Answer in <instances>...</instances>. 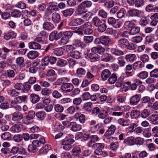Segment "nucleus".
<instances>
[{
    "mask_svg": "<svg viewBox=\"0 0 158 158\" xmlns=\"http://www.w3.org/2000/svg\"><path fill=\"white\" fill-rule=\"evenodd\" d=\"M86 73L85 70L82 68H79L77 70V76L81 77L84 75Z\"/></svg>",
    "mask_w": 158,
    "mask_h": 158,
    "instance_id": "nucleus-52",
    "label": "nucleus"
},
{
    "mask_svg": "<svg viewBox=\"0 0 158 158\" xmlns=\"http://www.w3.org/2000/svg\"><path fill=\"white\" fill-rule=\"evenodd\" d=\"M117 122L118 124L123 127L129 126L130 124V121L129 119L125 120L123 118H120L118 119Z\"/></svg>",
    "mask_w": 158,
    "mask_h": 158,
    "instance_id": "nucleus-15",
    "label": "nucleus"
},
{
    "mask_svg": "<svg viewBox=\"0 0 158 158\" xmlns=\"http://www.w3.org/2000/svg\"><path fill=\"white\" fill-rule=\"evenodd\" d=\"M56 58L53 56H46L42 59L43 64L47 65L49 63L51 64H55L56 61Z\"/></svg>",
    "mask_w": 158,
    "mask_h": 158,
    "instance_id": "nucleus-6",
    "label": "nucleus"
},
{
    "mask_svg": "<svg viewBox=\"0 0 158 158\" xmlns=\"http://www.w3.org/2000/svg\"><path fill=\"white\" fill-rule=\"evenodd\" d=\"M74 142L72 139H64L62 141L61 144L63 146V148L65 150L68 151L71 149V144Z\"/></svg>",
    "mask_w": 158,
    "mask_h": 158,
    "instance_id": "nucleus-4",
    "label": "nucleus"
},
{
    "mask_svg": "<svg viewBox=\"0 0 158 158\" xmlns=\"http://www.w3.org/2000/svg\"><path fill=\"white\" fill-rule=\"evenodd\" d=\"M92 13L86 10V12L83 14V15L82 16V17L83 19L87 21L89 20L91 18L92 15Z\"/></svg>",
    "mask_w": 158,
    "mask_h": 158,
    "instance_id": "nucleus-59",
    "label": "nucleus"
},
{
    "mask_svg": "<svg viewBox=\"0 0 158 158\" xmlns=\"http://www.w3.org/2000/svg\"><path fill=\"white\" fill-rule=\"evenodd\" d=\"M102 126L101 123H98L93 126L90 127L89 128V131L92 132H96Z\"/></svg>",
    "mask_w": 158,
    "mask_h": 158,
    "instance_id": "nucleus-39",
    "label": "nucleus"
},
{
    "mask_svg": "<svg viewBox=\"0 0 158 158\" xmlns=\"http://www.w3.org/2000/svg\"><path fill=\"white\" fill-rule=\"evenodd\" d=\"M74 11V9L70 8L63 11L62 13L64 16L65 17H69L73 14Z\"/></svg>",
    "mask_w": 158,
    "mask_h": 158,
    "instance_id": "nucleus-35",
    "label": "nucleus"
},
{
    "mask_svg": "<svg viewBox=\"0 0 158 158\" xmlns=\"http://www.w3.org/2000/svg\"><path fill=\"white\" fill-rule=\"evenodd\" d=\"M140 31V27L138 26H134L131 27L130 31H129V34L131 35H134L139 33Z\"/></svg>",
    "mask_w": 158,
    "mask_h": 158,
    "instance_id": "nucleus-24",
    "label": "nucleus"
},
{
    "mask_svg": "<svg viewBox=\"0 0 158 158\" xmlns=\"http://www.w3.org/2000/svg\"><path fill=\"white\" fill-rule=\"evenodd\" d=\"M143 66V64L140 61L135 62L133 64V69L134 70L139 69Z\"/></svg>",
    "mask_w": 158,
    "mask_h": 158,
    "instance_id": "nucleus-47",
    "label": "nucleus"
},
{
    "mask_svg": "<svg viewBox=\"0 0 158 158\" xmlns=\"http://www.w3.org/2000/svg\"><path fill=\"white\" fill-rule=\"evenodd\" d=\"M110 52L112 54L116 56H121L124 54L122 50L114 48L111 49Z\"/></svg>",
    "mask_w": 158,
    "mask_h": 158,
    "instance_id": "nucleus-31",
    "label": "nucleus"
},
{
    "mask_svg": "<svg viewBox=\"0 0 158 158\" xmlns=\"http://www.w3.org/2000/svg\"><path fill=\"white\" fill-rule=\"evenodd\" d=\"M116 129V127L114 125H111L108 130L106 131L104 136H109L113 134L115 132Z\"/></svg>",
    "mask_w": 158,
    "mask_h": 158,
    "instance_id": "nucleus-19",
    "label": "nucleus"
},
{
    "mask_svg": "<svg viewBox=\"0 0 158 158\" xmlns=\"http://www.w3.org/2000/svg\"><path fill=\"white\" fill-rule=\"evenodd\" d=\"M75 111V108L73 106H69L65 110V112L66 113L70 114H73Z\"/></svg>",
    "mask_w": 158,
    "mask_h": 158,
    "instance_id": "nucleus-56",
    "label": "nucleus"
},
{
    "mask_svg": "<svg viewBox=\"0 0 158 158\" xmlns=\"http://www.w3.org/2000/svg\"><path fill=\"white\" fill-rule=\"evenodd\" d=\"M148 118L152 124H156L158 123V114H152L150 115Z\"/></svg>",
    "mask_w": 158,
    "mask_h": 158,
    "instance_id": "nucleus-32",
    "label": "nucleus"
},
{
    "mask_svg": "<svg viewBox=\"0 0 158 158\" xmlns=\"http://www.w3.org/2000/svg\"><path fill=\"white\" fill-rule=\"evenodd\" d=\"M123 143L129 146H133L135 144V138L133 136L127 137L125 139Z\"/></svg>",
    "mask_w": 158,
    "mask_h": 158,
    "instance_id": "nucleus-20",
    "label": "nucleus"
},
{
    "mask_svg": "<svg viewBox=\"0 0 158 158\" xmlns=\"http://www.w3.org/2000/svg\"><path fill=\"white\" fill-rule=\"evenodd\" d=\"M98 15L102 19H105L107 18L108 14L105 10L102 9L98 11Z\"/></svg>",
    "mask_w": 158,
    "mask_h": 158,
    "instance_id": "nucleus-57",
    "label": "nucleus"
},
{
    "mask_svg": "<svg viewBox=\"0 0 158 158\" xmlns=\"http://www.w3.org/2000/svg\"><path fill=\"white\" fill-rule=\"evenodd\" d=\"M136 20H132L131 21H126L124 23V25L126 27L128 28L132 27L135 25V22Z\"/></svg>",
    "mask_w": 158,
    "mask_h": 158,
    "instance_id": "nucleus-63",
    "label": "nucleus"
},
{
    "mask_svg": "<svg viewBox=\"0 0 158 158\" xmlns=\"http://www.w3.org/2000/svg\"><path fill=\"white\" fill-rule=\"evenodd\" d=\"M150 75L151 77L158 78V69H155L150 72Z\"/></svg>",
    "mask_w": 158,
    "mask_h": 158,
    "instance_id": "nucleus-64",
    "label": "nucleus"
},
{
    "mask_svg": "<svg viewBox=\"0 0 158 158\" xmlns=\"http://www.w3.org/2000/svg\"><path fill=\"white\" fill-rule=\"evenodd\" d=\"M21 126L20 124H15L10 127V130L13 132L19 133L21 130Z\"/></svg>",
    "mask_w": 158,
    "mask_h": 158,
    "instance_id": "nucleus-22",
    "label": "nucleus"
},
{
    "mask_svg": "<svg viewBox=\"0 0 158 158\" xmlns=\"http://www.w3.org/2000/svg\"><path fill=\"white\" fill-rule=\"evenodd\" d=\"M48 6L47 8L48 12L52 13L54 11H56L58 10L57 6L54 5V3L52 2H49L48 3Z\"/></svg>",
    "mask_w": 158,
    "mask_h": 158,
    "instance_id": "nucleus-23",
    "label": "nucleus"
},
{
    "mask_svg": "<svg viewBox=\"0 0 158 158\" xmlns=\"http://www.w3.org/2000/svg\"><path fill=\"white\" fill-rule=\"evenodd\" d=\"M85 57L90 60L91 62H95L99 60L100 57V56L97 55L95 53H88L85 54Z\"/></svg>",
    "mask_w": 158,
    "mask_h": 158,
    "instance_id": "nucleus-7",
    "label": "nucleus"
},
{
    "mask_svg": "<svg viewBox=\"0 0 158 158\" xmlns=\"http://www.w3.org/2000/svg\"><path fill=\"white\" fill-rule=\"evenodd\" d=\"M98 41V44H101L104 45H108L110 41V38L106 35H103L95 39V41Z\"/></svg>",
    "mask_w": 158,
    "mask_h": 158,
    "instance_id": "nucleus-8",
    "label": "nucleus"
},
{
    "mask_svg": "<svg viewBox=\"0 0 158 158\" xmlns=\"http://www.w3.org/2000/svg\"><path fill=\"white\" fill-rule=\"evenodd\" d=\"M108 23L116 28H120L123 25L124 21L122 20H117L113 17H110L107 19Z\"/></svg>",
    "mask_w": 158,
    "mask_h": 158,
    "instance_id": "nucleus-1",
    "label": "nucleus"
},
{
    "mask_svg": "<svg viewBox=\"0 0 158 158\" xmlns=\"http://www.w3.org/2000/svg\"><path fill=\"white\" fill-rule=\"evenodd\" d=\"M31 86L28 82H26L23 84V87L22 88V91L24 93H27L31 89Z\"/></svg>",
    "mask_w": 158,
    "mask_h": 158,
    "instance_id": "nucleus-44",
    "label": "nucleus"
},
{
    "mask_svg": "<svg viewBox=\"0 0 158 158\" xmlns=\"http://www.w3.org/2000/svg\"><path fill=\"white\" fill-rule=\"evenodd\" d=\"M51 146L49 144L46 145L44 147L42 148L39 151L40 154H46L50 149H51Z\"/></svg>",
    "mask_w": 158,
    "mask_h": 158,
    "instance_id": "nucleus-38",
    "label": "nucleus"
},
{
    "mask_svg": "<svg viewBox=\"0 0 158 158\" xmlns=\"http://www.w3.org/2000/svg\"><path fill=\"white\" fill-rule=\"evenodd\" d=\"M117 63L121 67L125 66L126 64V62L123 56H120L117 58Z\"/></svg>",
    "mask_w": 158,
    "mask_h": 158,
    "instance_id": "nucleus-50",
    "label": "nucleus"
},
{
    "mask_svg": "<svg viewBox=\"0 0 158 158\" xmlns=\"http://www.w3.org/2000/svg\"><path fill=\"white\" fill-rule=\"evenodd\" d=\"M81 148L78 147H74L72 150V152L73 153V154L74 156H78L79 158L80 157L79 156V155L81 156V155H79V154L81 153Z\"/></svg>",
    "mask_w": 158,
    "mask_h": 158,
    "instance_id": "nucleus-45",
    "label": "nucleus"
},
{
    "mask_svg": "<svg viewBox=\"0 0 158 158\" xmlns=\"http://www.w3.org/2000/svg\"><path fill=\"white\" fill-rule=\"evenodd\" d=\"M136 56L134 54H127L125 56V58L127 61L133 62L136 60Z\"/></svg>",
    "mask_w": 158,
    "mask_h": 158,
    "instance_id": "nucleus-42",
    "label": "nucleus"
},
{
    "mask_svg": "<svg viewBox=\"0 0 158 158\" xmlns=\"http://www.w3.org/2000/svg\"><path fill=\"white\" fill-rule=\"evenodd\" d=\"M52 21L55 23L59 22L60 20V15L57 13L55 12L52 14Z\"/></svg>",
    "mask_w": 158,
    "mask_h": 158,
    "instance_id": "nucleus-46",
    "label": "nucleus"
},
{
    "mask_svg": "<svg viewBox=\"0 0 158 158\" xmlns=\"http://www.w3.org/2000/svg\"><path fill=\"white\" fill-rule=\"evenodd\" d=\"M63 35V32L61 31L58 33L55 30L52 31L49 35V40L53 41H56L60 39Z\"/></svg>",
    "mask_w": 158,
    "mask_h": 158,
    "instance_id": "nucleus-5",
    "label": "nucleus"
},
{
    "mask_svg": "<svg viewBox=\"0 0 158 158\" xmlns=\"http://www.w3.org/2000/svg\"><path fill=\"white\" fill-rule=\"evenodd\" d=\"M86 10L82 6L79 5L75 11L77 15L82 16L86 12Z\"/></svg>",
    "mask_w": 158,
    "mask_h": 158,
    "instance_id": "nucleus-16",
    "label": "nucleus"
},
{
    "mask_svg": "<svg viewBox=\"0 0 158 158\" xmlns=\"http://www.w3.org/2000/svg\"><path fill=\"white\" fill-rule=\"evenodd\" d=\"M54 109L55 111L58 113L62 112L64 110L63 106L60 104H56L54 105Z\"/></svg>",
    "mask_w": 158,
    "mask_h": 158,
    "instance_id": "nucleus-48",
    "label": "nucleus"
},
{
    "mask_svg": "<svg viewBox=\"0 0 158 158\" xmlns=\"http://www.w3.org/2000/svg\"><path fill=\"white\" fill-rule=\"evenodd\" d=\"M28 46L30 49H39L41 48L40 44L35 42H31L28 44Z\"/></svg>",
    "mask_w": 158,
    "mask_h": 158,
    "instance_id": "nucleus-29",
    "label": "nucleus"
},
{
    "mask_svg": "<svg viewBox=\"0 0 158 158\" xmlns=\"http://www.w3.org/2000/svg\"><path fill=\"white\" fill-rule=\"evenodd\" d=\"M69 55L72 57L77 59L79 58L81 56L80 52L77 51L70 52Z\"/></svg>",
    "mask_w": 158,
    "mask_h": 158,
    "instance_id": "nucleus-53",
    "label": "nucleus"
},
{
    "mask_svg": "<svg viewBox=\"0 0 158 158\" xmlns=\"http://www.w3.org/2000/svg\"><path fill=\"white\" fill-rule=\"evenodd\" d=\"M27 150L29 152L35 153L38 150L37 148L31 143L29 145L27 148Z\"/></svg>",
    "mask_w": 158,
    "mask_h": 158,
    "instance_id": "nucleus-61",
    "label": "nucleus"
},
{
    "mask_svg": "<svg viewBox=\"0 0 158 158\" xmlns=\"http://www.w3.org/2000/svg\"><path fill=\"white\" fill-rule=\"evenodd\" d=\"M69 126H71L70 130L73 132L78 131L82 128L81 125L77 124L75 122H72L70 123Z\"/></svg>",
    "mask_w": 158,
    "mask_h": 158,
    "instance_id": "nucleus-11",
    "label": "nucleus"
},
{
    "mask_svg": "<svg viewBox=\"0 0 158 158\" xmlns=\"http://www.w3.org/2000/svg\"><path fill=\"white\" fill-rule=\"evenodd\" d=\"M69 81V79L67 77H62L59 78L55 82L54 85H60L62 84H64L66 82Z\"/></svg>",
    "mask_w": 158,
    "mask_h": 158,
    "instance_id": "nucleus-25",
    "label": "nucleus"
},
{
    "mask_svg": "<svg viewBox=\"0 0 158 158\" xmlns=\"http://www.w3.org/2000/svg\"><path fill=\"white\" fill-rule=\"evenodd\" d=\"M111 72L109 69H105L103 70L101 74V77L103 81L106 80L110 76Z\"/></svg>",
    "mask_w": 158,
    "mask_h": 158,
    "instance_id": "nucleus-18",
    "label": "nucleus"
},
{
    "mask_svg": "<svg viewBox=\"0 0 158 158\" xmlns=\"http://www.w3.org/2000/svg\"><path fill=\"white\" fill-rule=\"evenodd\" d=\"M38 55V52L36 51H31L27 54L28 58L31 60L35 59Z\"/></svg>",
    "mask_w": 158,
    "mask_h": 158,
    "instance_id": "nucleus-26",
    "label": "nucleus"
},
{
    "mask_svg": "<svg viewBox=\"0 0 158 158\" xmlns=\"http://www.w3.org/2000/svg\"><path fill=\"white\" fill-rule=\"evenodd\" d=\"M92 25L90 22H87L81 26V30L83 31L85 34L89 35L92 33L93 30L92 28Z\"/></svg>",
    "mask_w": 158,
    "mask_h": 158,
    "instance_id": "nucleus-3",
    "label": "nucleus"
},
{
    "mask_svg": "<svg viewBox=\"0 0 158 158\" xmlns=\"http://www.w3.org/2000/svg\"><path fill=\"white\" fill-rule=\"evenodd\" d=\"M117 43V46L119 47L125 48L127 47L129 43V41L128 40L125 38H122L118 40Z\"/></svg>",
    "mask_w": 158,
    "mask_h": 158,
    "instance_id": "nucleus-13",
    "label": "nucleus"
},
{
    "mask_svg": "<svg viewBox=\"0 0 158 158\" xmlns=\"http://www.w3.org/2000/svg\"><path fill=\"white\" fill-rule=\"evenodd\" d=\"M28 97L27 95H23L16 97L15 100H17V102L19 103L22 102H25L27 101Z\"/></svg>",
    "mask_w": 158,
    "mask_h": 158,
    "instance_id": "nucleus-36",
    "label": "nucleus"
},
{
    "mask_svg": "<svg viewBox=\"0 0 158 158\" xmlns=\"http://www.w3.org/2000/svg\"><path fill=\"white\" fill-rule=\"evenodd\" d=\"M92 105L91 102H89L84 103L83 107L85 111L90 112L91 111Z\"/></svg>",
    "mask_w": 158,
    "mask_h": 158,
    "instance_id": "nucleus-41",
    "label": "nucleus"
},
{
    "mask_svg": "<svg viewBox=\"0 0 158 158\" xmlns=\"http://www.w3.org/2000/svg\"><path fill=\"white\" fill-rule=\"evenodd\" d=\"M113 56L110 54L106 53L102 56V60L105 62H108L113 60Z\"/></svg>",
    "mask_w": 158,
    "mask_h": 158,
    "instance_id": "nucleus-30",
    "label": "nucleus"
},
{
    "mask_svg": "<svg viewBox=\"0 0 158 158\" xmlns=\"http://www.w3.org/2000/svg\"><path fill=\"white\" fill-rule=\"evenodd\" d=\"M148 72L145 71L140 72L137 75L138 77L140 79L143 80L146 78L148 76Z\"/></svg>",
    "mask_w": 158,
    "mask_h": 158,
    "instance_id": "nucleus-49",
    "label": "nucleus"
},
{
    "mask_svg": "<svg viewBox=\"0 0 158 158\" xmlns=\"http://www.w3.org/2000/svg\"><path fill=\"white\" fill-rule=\"evenodd\" d=\"M67 62L65 59L59 58L56 63V65L60 67H65L67 64Z\"/></svg>",
    "mask_w": 158,
    "mask_h": 158,
    "instance_id": "nucleus-37",
    "label": "nucleus"
},
{
    "mask_svg": "<svg viewBox=\"0 0 158 158\" xmlns=\"http://www.w3.org/2000/svg\"><path fill=\"white\" fill-rule=\"evenodd\" d=\"M119 144L118 142L111 143L110 144V148L111 150L116 151L119 147Z\"/></svg>",
    "mask_w": 158,
    "mask_h": 158,
    "instance_id": "nucleus-58",
    "label": "nucleus"
},
{
    "mask_svg": "<svg viewBox=\"0 0 158 158\" xmlns=\"http://www.w3.org/2000/svg\"><path fill=\"white\" fill-rule=\"evenodd\" d=\"M80 5L84 8H88L92 6V2L90 1L86 0L83 2Z\"/></svg>",
    "mask_w": 158,
    "mask_h": 158,
    "instance_id": "nucleus-60",
    "label": "nucleus"
},
{
    "mask_svg": "<svg viewBox=\"0 0 158 158\" xmlns=\"http://www.w3.org/2000/svg\"><path fill=\"white\" fill-rule=\"evenodd\" d=\"M140 114V112L138 110H133L130 113L131 118V119H136L138 118Z\"/></svg>",
    "mask_w": 158,
    "mask_h": 158,
    "instance_id": "nucleus-34",
    "label": "nucleus"
},
{
    "mask_svg": "<svg viewBox=\"0 0 158 158\" xmlns=\"http://www.w3.org/2000/svg\"><path fill=\"white\" fill-rule=\"evenodd\" d=\"M12 120L14 122H19L23 118V115L21 112L16 111L12 114Z\"/></svg>",
    "mask_w": 158,
    "mask_h": 158,
    "instance_id": "nucleus-10",
    "label": "nucleus"
},
{
    "mask_svg": "<svg viewBox=\"0 0 158 158\" xmlns=\"http://www.w3.org/2000/svg\"><path fill=\"white\" fill-rule=\"evenodd\" d=\"M150 114V111L147 109H144L140 112V116L143 118H146Z\"/></svg>",
    "mask_w": 158,
    "mask_h": 158,
    "instance_id": "nucleus-40",
    "label": "nucleus"
},
{
    "mask_svg": "<svg viewBox=\"0 0 158 158\" xmlns=\"http://www.w3.org/2000/svg\"><path fill=\"white\" fill-rule=\"evenodd\" d=\"M102 23L100 18L98 16L94 17L92 19V23L96 27H98Z\"/></svg>",
    "mask_w": 158,
    "mask_h": 158,
    "instance_id": "nucleus-54",
    "label": "nucleus"
},
{
    "mask_svg": "<svg viewBox=\"0 0 158 158\" xmlns=\"http://www.w3.org/2000/svg\"><path fill=\"white\" fill-rule=\"evenodd\" d=\"M11 134L9 132H6L1 135V138L4 140H10L11 139Z\"/></svg>",
    "mask_w": 158,
    "mask_h": 158,
    "instance_id": "nucleus-51",
    "label": "nucleus"
},
{
    "mask_svg": "<svg viewBox=\"0 0 158 158\" xmlns=\"http://www.w3.org/2000/svg\"><path fill=\"white\" fill-rule=\"evenodd\" d=\"M10 106L11 108H14L17 110L21 111L22 110L21 106L19 104L17 100L14 99V100L11 101Z\"/></svg>",
    "mask_w": 158,
    "mask_h": 158,
    "instance_id": "nucleus-14",
    "label": "nucleus"
},
{
    "mask_svg": "<svg viewBox=\"0 0 158 158\" xmlns=\"http://www.w3.org/2000/svg\"><path fill=\"white\" fill-rule=\"evenodd\" d=\"M94 37L92 36H85L83 37L84 42L86 44H88L92 41Z\"/></svg>",
    "mask_w": 158,
    "mask_h": 158,
    "instance_id": "nucleus-62",
    "label": "nucleus"
},
{
    "mask_svg": "<svg viewBox=\"0 0 158 158\" xmlns=\"http://www.w3.org/2000/svg\"><path fill=\"white\" fill-rule=\"evenodd\" d=\"M17 34L14 31H10L6 33L4 35V38L5 39L8 40L11 38H15Z\"/></svg>",
    "mask_w": 158,
    "mask_h": 158,
    "instance_id": "nucleus-33",
    "label": "nucleus"
},
{
    "mask_svg": "<svg viewBox=\"0 0 158 158\" xmlns=\"http://www.w3.org/2000/svg\"><path fill=\"white\" fill-rule=\"evenodd\" d=\"M110 75L108 79V81L110 84H112L117 81V75L115 73H113Z\"/></svg>",
    "mask_w": 158,
    "mask_h": 158,
    "instance_id": "nucleus-43",
    "label": "nucleus"
},
{
    "mask_svg": "<svg viewBox=\"0 0 158 158\" xmlns=\"http://www.w3.org/2000/svg\"><path fill=\"white\" fill-rule=\"evenodd\" d=\"M43 27L45 30L51 31L54 28V26L51 23L45 21L43 24Z\"/></svg>",
    "mask_w": 158,
    "mask_h": 158,
    "instance_id": "nucleus-21",
    "label": "nucleus"
},
{
    "mask_svg": "<svg viewBox=\"0 0 158 158\" xmlns=\"http://www.w3.org/2000/svg\"><path fill=\"white\" fill-rule=\"evenodd\" d=\"M140 96L139 94H136L131 97L130 99V104L132 105H137L140 101Z\"/></svg>",
    "mask_w": 158,
    "mask_h": 158,
    "instance_id": "nucleus-12",
    "label": "nucleus"
},
{
    "mask_svg": "<svg viewBox=\"0 0 158 158\" xmlns=\"http://www.w3.org/2000/svg\"><path fill=\"white\" fill-rule=\"evenodd\" d=\"M104 148V146L101 143H96L94 148L96 149L94 151V153L97 155H102L106 156L107 155L108 153L106 151H102V149Z\"/></svg>",
    "mask_w": 158,
    "mask_h": 158,
    "instance_id": "nucleus-2",
    "label": "nucleus"
},
{
    "mask_svg": "<svg viewBox=\"0 0 158 158\" xmlns=\"http://www.w3.org/2000/svg\"><path fill=\"white\" fill-rule=\"evenodd\" d=\"M30 100L33 104L37 103L39 101L40 98L39 96L35 94H31L30 95Z\"/></svg>",
    "mask_w": 158,
    "mask_h": 158,
    "instance_id": "nucleus-28",
    "label": "nucleus"
},
{
    "mask_svg": "<svg viewBox=\"0 0 158 158\" xmlns=\"http://www.w3.org/2000/svg\"><path fill=\"white\" fill-rule=\"evenodd\" d=\"M16 63L17 65L21 68L25 66L24 58L22 57H19L17 58Z\"/></svg>",
    "mask_w": 158,
    "mask_h": 158,
    "instance_id": "nucleus-27",
    "label": "nucleus"
},
{
    "mask_svg": "<svg viewBox=\"0 0 158 158\" xmlns=\"http://www.w3.org/2000/svg\"><path fill=\"white\" fill-rule=\"evenodd\" d=\"M105 50V48L100 45L93 47L91 49V52L95 53H97L100 54L103 53Z\"/></svg>",
    "mask_w": 158,
    "mask_h": 158,
    "instance_id": "nucleus-17",
    "label": "nucleus"
},
{
    "mask_svg": "<svg viewBox=\"0 0 158 158\" xmlns=\"http://www.w3.org/2000/svg\"><path fill=\"white\" fill-rule=\"evenodd\" d=\"M73 86L72 84L66 82L61 86L62 91L64 93L70 92L73 90Z\"/></svg>",
    "mask_w": 158,
    "mask_h": 158,
    "instance_id": "nucleus-9",
    "label": "nucleus"
},
{
    "mask_svg": "<svg viewBox=\"0 0 158 158\" xmlns=\"http://www.w3.org/2000/svg\"><path fill=\"white\" fill-rule=\"evenodd\" d=\"M52 89L50 88H44L42 89L41 93L43 95L47 96L52 93Z\"/></svg>",
    "mask_w": 158,
    "mask_h": 158,
    "instance_id": "nucleus-55",
    "label": "nucleus"
}]
</instances>
